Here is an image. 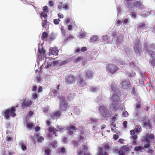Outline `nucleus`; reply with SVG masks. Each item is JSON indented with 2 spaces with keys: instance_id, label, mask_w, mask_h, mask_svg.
I'll return each mask as SVG.
<instances>
[{
  "instance_id": "1",
  "label": "nucleus",
  "mask_w": 155,
  "mask_h": 155,
  "mask_svg": "<svg viewBox=\"0 0 155 155\" xmlns=\"http://www.w3.org/2000/svg\"><path fill=\"white\" fill-rule=\"evenodd\" d=\"M106 85L107 88L111 89L114 91V94L111 97L112 102L111 108L114 111H116L118 109L119 105L118 102L120 100V97L117 90V88L116 87V85L114 83H113V82L112 81H110L107 83Z\"/></svg>"
},
{
  "instance_id": "2",
  "label": "nucleus",
  "mask_w": 155,
  "mask_h": 155,
  "mask_svg": "<svg viewBox=\"0 0 155 155\" xmlns=\"http://www.w3.org/2000/svg\"><path fill=\"white\" fill-rule=\"evenodd\" d=\"M60 85H58L55 89H54L52 90L51 94L54 96H57L60 100V107L62 110H65L67 107L68 105L66 103V98L64 96H61L59 94V87Z\"/></svg>"
},
{
  "instance_id": "3",
  "label": "nucleus",
  "mask_w": 155,
  "mask_h": 155,
  "mask_svg": "<svg viewBox=\"0 0 155 155\" xmlns=\"http://www.w3.org/2000/svg\"><path fill=\"white\" fill-rule=\"evenodd\" d=\"M15 110V107H12L10 109L3 110L2 114L4 116L5 119L8 120L10 116L14 117L16 115V114L14 112Z\"/></svg>"
},
{
  "instance_id": "4",
  "label": "nucleus",
  "mask_w": 155,
  "mask_h": 155,
  "mask_svg": "<svg viewBox=\"0 0 155 155\" xmlns=\"http://www.w3.org/2000/svg\"><path fill=\"white\" fill-rule=\"evenodd\" d=\"M98 109L100 115L104 118H105L110 116L111 113L104 106H100Z\"/></svg>"
},
{
  "instance_id": "5",
  "label": "nucleus",
  "mask_w": 155,
  "mask_h": 155,
  "mask_svg": "<svg viewBox=\"0 0 155 155\" xmlns=\"http://www.w3.org/2000/svg\"><path fill=\"white\" fill-rule=\"evenodd\" d=\"M154 138V135L152 134H147L143 137L142 140L144 143V147L145 148H148L150 147V139H152Z\"/></svg>"
},
{
  "instance_id": "6",
  "label": "nucleus",
  "mask_w": 155,
  "mask_h": 155,
  "mask_svg": "<svg viewBox=\"0 0 155 155\" xmlns=\"http://www.w3.org/2000/svg\"><path fill=\"white\" fill-rule=\"evenodd\" d=\"M135 8L136 10L142 9L144 6L139 1H137L135 2H130V3L128 5V8L129 10H131L133 8Z\"/></svg>"
},
{
  "instance_id": "7",
  "label": "nucleus",
  "mask_w": 155,
  "mask_h": 155,
  "mask_svg": "<svg viewBox=\"0 0 155 155\" xmlns=\"http://www.w3.org/2000/svg\"><path fill=\"white\" fill-rule=\"evenodd\" d=\"M82 72V74H83V76L84 78V79H92L94 77L93 74L91 71L87 70L84 71V69L80 71V73Z\"/></svg>"
},
{
  "instance_id": "8",
  "label": "nucleus",
  "mask_w": 155,
  "mask_h": 155,
  "mask_svg": "<svg viewBox=\"0 0 155 155\" xmlns=\"http://www.w3.org/2000/svg\"><path fill=\"white\" fill-rule=\"evenodd\" d=\"M141 102H138L135 105L134 115L135 117H137V118L139 119V116L141 111Z\"/></svg>"
},
{
  "instance_id": "9",
  "label": "nucleus",
  "mask_w": 155,
  "mask_h": 155,
  "mask_svg": "<svg viewBox=\"0 0 155 155\" xmlns=\"http://www.w3.org/2000/svg\"><path fill=\"white\" fill-rule=\"evenodd\" d=\"M119 68L115 65L110 64L106 67V70L107 72L113 74L117 71Z\"/></svg>"
},
{
  "instance_id": "10",
  "label": "nucleus",
  "mask_w": 155,
  "mask_h": 155,
  "mask_svg": "<svg viewBox=\"0 0 155 155\" xmlns=\"http://www.w3.org/2000/svg\"><path fill=\"white\" fill-rule=\"evenodd\" d=\"M109 146L107 145H105L103 148L102 147H100L98 149L97 155H108L106 152L108 150Z\"/></svg>"
},
{
  "instance_id": "11",
  "label": "nucleus",
  "mask_w": 155,
  "mask_h": 155,
  "mask_svg": "<svg viewBox=\"0 0 155 155\" xmlns=\"http://www.w3.org/2000/svg\"><path fill=\"white\" fill-rule=\"evenodd\" d=\"M144 50L147 52L149 54V51H152V50H155V44H150L148 43L144 44Z\"/></svg>"
},
{
  "instance_id": "12",
  "label": "nucleus",
  "mask_w": 155,
  "mask_h": 155,
  "mask_svg": "<svg viewBox=\"0 0 155 155\" xmlns=\"http://www.w3.org/2000/svg\"><path fill=\"white\" fill-rule=\"evenodd\" d=\"M140 43L139 40H137L135 42V45L134 46V51L137 54H140L142 51L141 47L140 45Z\"/></svg>"
},
{
  "instance_id": "13",
  "label": "nucleus",
  "mask_w": 155,
  "mask_h": 155,
  "mask_svg": "<svg viewBox=\"0 0 155 155\" xmlns=\"http://www.w3.org/2000/svg\"><path fill=\"white\" fill-rule=\"evenodd\" d=\"M81 150H78L77 152L78 155H90V153L87 152V148L85 145H82L81 146Z\"/></svg>"
},
{
  "instance_id": "14",
  "label": "nucleus",
  "mask_w": 155,
  "mask_h": 155,
  "mask_svg": "<svg viewBox=\"0 0 155 155\" xmlns=\"http://www.w3.org/2000/svg\"><path fill=\"white\" fill-rule=\"evenodd\" d=\"M76 81V78L72 74L68 75L65 79V83L67 84H72Z\"/></svg>"
},
{
  "instance_id": "15",
  "label": "nucleus",
  "mask_w": 155,
  "mask_h": 155,
  "mask_svg": "<svg viewBox=\"0 0 155 155\" xmlns=\"http://www.w3.org/2000/svg\"><path fill=\"white\" fill-rule=\"evenodd\" d=\"M22 101L21 107L23 109H26L29 107L32 103L31 101L28 99H23Z\"/></svg>"
},
{
  "instance_id": "16",
  "label": "nucleus",
  "mask_w": 155,
  "mask_h": 155,
  "mask_svg": "<svg viewBox=\"0 0 155 155\" xmlns=\"http://www.w3.org/2000/svg\"><path fill=\"white\" fill-rule=\"evenodd\" d=\"M129 150L130 148L127 145L124 146L120 147L118 153L119 155H124L126 152Z\"/></svg>"
},
{
  "instance_id": "17",
  "label": "nucleus",
  "mask_w": 155,
  "mask_h": 155,
  "mask_svg": "<svg viewBox=\"0 0 155 155\" xmlns=\"http://www.w3.org/2000/svg\"><path fill=\"white\" fill-rule=\"evenodd\" d=\"M80 78L78 80V82H79L80 85L81 87H84L86 84V82L83 80V79H84V78L83 76V74H82L81 72L80 73L79 76Z\"/></svg>"
},
{
  "instance_id": "18",
  "label": "nucleus",
  "mask_w": 155,
  "mask_h": 155,
  "mask_svg": "<svg viewBox=\"0 0 155 155\" xmlns=\"http://www.w3.org/2000/svg\"><path fill=\"white\" fill-rule=\"evenodd\" d=\"M122 86L123 88L127 89L130 88L131 85L128 80H124L122 83Z\"/></svg>"
},
{
  "instance_id": "19",
  "label": "nucleus",
  "mask_w": 155,
  "mask_h": 155,
  "mask_svg": "<svg viewBox=\"0 0 155 155\" xmlns=\"http://www.w3.org/2000/svg\"><path fill=\"white\" fill-rule=\"evenodd\" d=\"M130 134L131 135L130 139H133L134 140L132 142V143L134 144H135L136 143L135 140L137 138V136L135 134V130H131L130 131Z\"/></svg>"
},
{
  "instance_id": "20",
  "label": "nucleus",
  "mask_w": 155,
  "mask_h": 155,
  "mask_svg": "<svg viewBox=\"0 0 155 155\" xmlns=\"http://www.w3.org/2000/svg\"><path fill=\"white\" fill-rule=\"evenodd\" d=\"M152 58L151 64L153 66L155 67V52L150 51L149 54Z\"/></svg>"
},
{
  "instance_id": "21",
  "label": "nucleus",
  "mask_w": 155,
  "mask_h": 155,
  "mask_svg": "<svg viewBox=\"0 0 155 155\" xmlns=\"http://www.w3.org/2000/svg\"><path fill=\"white\" fill-rule=\"evenodd\" d=\"M66 129L68 130V134L70 135H72L73 134L74 130L76 131L77 130V128L73 126H67Z\"/></svg>"
},
{
  "instance_id": "22",
  "label": "nucleus",
  "mask_w": 155,
  "mask_h": 155,
  "mask_svg": "<svg viewBox=\"0 0 155 155\" xmlns=\"http://www.w3.org/2000/svg\"><path fill=\"white\" fill-rule=\"evenodd\" d=\"M146 28V25L143 22L139 23L138 25L137 29L139 31H143Z\"/></svg>"
},
{
  "instance_id": "23",
  "label": "nucleus",
  "mask_w": 155,
  "mask_h": 155,
  "mask_svg": "<svg viewBox=\"0 0 155 155\" xmlns=\"http://www.w3.org/2000/svg\"><path fill=\"white\" fill-rule=\"evenodd\" d=\"M58 51L55 48H50L49 50V54L56 55L58 54Z\"/></svg>"
},
{
  "instance_id": "24",
  "label": "nucleus",
  "mask_w": 155,
  "mask_h": 155,
  "mask_svg": "<svg viewBox=\"0 0 155 155\" xmlns=\"http://www.w3.org/2000/svg\"><path fill=\"white\" fill-rule=\"evenodd\" d=\"M19 145L21 146V149L23 151H25L26 150V147L25 145L26 144V142L21 140L19 142Z\"/></svg>"
},
{
  "instance_id": "25",
  "label": "nucleus",
  "mask_w": 155,
  "mask_h": 155,
  "mask_svg": "<svg viewBox=\"0 0 155 155\" xmlns=\"http://www.w3.org/2000/svg\"><path fill=\"white\" fill-rule=\"evenodd\" d=\"M98 120L95 118H91L89 120L90 122L89 123H91V124H95V126H94L93 127V129L95 130V129L96 128V126H97V124L96 123L98 122Z\"/></svg>"
},
{
  "instance_id": "26",
  "label": "nucleus",
  "mask_w": 155,
  "mask_h": 155,
  "mask_svg": "<svg viewBox=\"0 0 155 155\" xmlns=\"http://www.w3.org/2000/svg\"><path fill=\"white\" fill-rule=\"evenodd\" d=\"M112 37L113 39L114 38H117L116 41V44L117 45V47L118 48L119 47L118 45H119L121 43L122 39L120 38L118 39L117 38V35L115 34H113Z\"/></svg>"
},
{
  "instance_id": "27",
  "label": "nucleus",
  "mask_w": 155,
  "mask_h": 155,
  "mask_svg": "<svg viewBox=\"0 0 155 155\" xmlns=\"http://www.w3.org/2000/svg\"><path fill=\"white\" fill-rule=\"evenodd\" d=\"M153 11H151L150 12H147L146 11H143L140 13V15L141 16L146 17L149 16L150 14H152V12Z\"/></svg>"
},
{
  "instance_id": "28",
  "label": "nucleus",
  "mask_w": 155,
  "mask_h": 155,
  "mask_svg": "<svg viewBox=\"0 0 155 155\" xmlns=\"http://www.w3.org/2000/svg\"><path fill=\"white\" fill-rule=\"evenodd\" d=\"M123 47L127 56L130 55L131 54L132 51L129 48L125 46H123Z\"/></svg>"
},
{
  "instance_id": "29",
  "label": "nucleus",
  "mask_w": 155,
  "mask_h": 155,
  "mask_svg": "<svg viewBox=\"0 0 155 155\" xmlns=\"http://www.w3.org/2000/svg\"><path fill=\"white\" fill-rule=\"evenodd\" d=\"M90 91L92 92H97L99 91V87L96 86L90 87Z\"/></svg>"
},
{
  "instance_id": "30",
  "label": "nucleus",
  "mask_w": 155,
  "mask_h": 155,
  "mask_svg": "<svg viewBox=\"0 0 155 155\" xmlns=\"http://www.w3.org/2000/svg\"><path fill=\"white\" fill-rule=\"evenodd\" d=\"M75 113L78 115L80 114L81 112V107L80 106H78L75 107L74 110Z\"/></svg>"
},
{
  "instance_id": "31",
  "label": "nucleus",
  "mask_w": 155,
  "mask_h": 155,
  "mask_svg": "<svg viewBox=\"0 0 155 155\" xmlns=\"http://www.w3.org/2000/svg\"><path fill=\"white\" fill-rule=\"evenodd\" d=\"M61 114V113L59 111H57L56 112L54 113L53 114H51L50 116L54 119L55 118V117H57L60 116Z\"/></svg>"
},
{
  "instance_id": "32",
  "label": "nucleus",
  "mask_w": 155,
  "mask_h": 155,
  "mask_svg": "<svg viewBox=\"0 0 155 155\" xmlns=\"http://www.w3.org/2000/svg\"><path fill=\"white\" fill-rule=\"evenodd\" d=\"M135 71V70H134V71L133 70H132V72H128L127 73V75L128 76V77L130 78L135 77L136 75V73Z\"/></svg>"
},
{
  "instance_id": "33",
  "label": "nucleus",
  "mask_w": 155,
  "mask_h": 155,
  "mask_svg": "<svg viewBox=\"0 0 155 155\" xmlns=\"http://www.w3.org/2000/svg\"><path fill=\"white\" fill-rule=\"evenodd\" d=\"M130 17L133 19H136L137 18L136 13L134 12H131L130 14Z\"/></svg>"
},
{
  "instance_id": "34",
  "label": "nucleus",
  "mask_w": 155,
  "mask_h": 155,
  "mask_svg": "<svg viewBox=\"0 0 155 155\" xmlns=\"http://www.w3.org/2000/svg\"><path fill=\"white\" fill-rule=\"evenodd\" d=\"M84 137V135L83 133L81 132L80 134L78 140L80 142H84L85 140Z\"/></svg>"
},
{
  "instance_id": "35",
  "label": "nucleus",
  "mask_w": 155,
  "mask_h": 155,
  "mask_svg": "<svg viewBox=\"0 0 155 155\" xmlns=\"http://www.w3.org/2000/svg\"><path fill=\"white\" fill-rule=\"evenodd\" d=\"M144 148V147H143L141 146H137L134 149V151L138 152H141V151Z\"/></svg>"
},
{
  "instance_id": "36",
  "label": "nucleus",
  "mask_w": 155,
  "mask_h": 155,
  "mask_svg": "<svg viewBox=\"0 0 155 155\" xmlns=\"http://www.w3.org/2000/svg\"><path fill=\"white\" fill-rule=\"evenodd\" d=\"M26 127L29 129H31L33 126V123L30 122H27L26 123Z\"/></svg>"
},
{
  "instance_id": "37",
  "label": "nucleus",
  "mask_w": 155,
  "mask_h": 155,
  "mask_svg": "<svg viewBox=\"0 0 155 155\" xmlns=\"http://www.w3.org/2000/svg\"><path fill=\"white\" fill-rule=\"evenodd\" d=\"M98 37L97 35H94L90 39V41L92 42H94L95 41H97L98 40Z\"/></svg>"
},
{
  "instance_id": "38",
  "label": "nucleus",
  "mask_w": 155,
  "mask_h": 155,
  "mask_svg": "<svg viewBox=\"0 0 155 155\" xmlns=\"http://www.w3.org/2000/svg\"><path fill=\"white\" fill-rule=\"evenodd\" d=\"M141 127L140 126L138 125L135 126L134 130L136 133H138L140 132L141 131Z\"/></svg>"
},
{
  "instance_id": "39",
  "label": "nucleus",
  "mask_w": 155,
  "mask_h": 155,
  "mask_svg": "<svg viewBox=\"0 0 155 155\" xmlns=\"http://www.w3.org/2000/svg\"><path fill=\"white\" fill-rule=\"evenodd\" d=\"M130 19L129 18H125L123 19V25H127L130 22Z\"/></svg>"
},
{
  "instance_id": "40",
  "label": "nucleus",
  "mask_w": 155,
  "mask_h": 155,
  "mask_svg": "<svg viewBox=\"0 0 155 155\" xmlns=\"http://www.w3.org/2000/svg\"><path fill=\"white\" fill-rule=\"evenodd\" d=\"M59 127V126H57V129L56 130V131H59L61 133H62L64 130L65 129V128L61 127V128H58Z\"/></svg>"
},
{
  "instance_id": "41",
  "label": "nucleus",
  "mask_w": 155,
  "mask_h": 155,
  "mask_svg": "<svg viewBox=\"0 0 155 155\" xmlns=\"http://www.w3.org/2000/svg\"><path fill=\"white\" fill-rule=\"evenodd\" d=\"M46 12H43L40 13V17L41 18L43 17L44 18H45L47 17V15L46 14Z\"/></svg>"
},
{
  "instance_id": "42",
  "label": "nucleus",
  "mask_w": 155,
  "mask_h": 155,
  "mask_svg": "<svg viewBox=\"0 0 155 155\" xmlns=\"http://www.w3.org/2000/svg\"><path fill=\"white\" fill-rule=\"evenodd\" d=\"M68 5H69L68 3L63 4V8L65 10H68L69 9Z\"/></svg>"
},
{
  "instance_id": "43",
  "label": "nucleus",
  "mask_w": 155,
  "mask_h": 155,
  "mask_svg": "<svg viewBox=\"0 0 155 155\" xmlns=\"http://www.w3.org/2000/svg\"><path fill=\"white\" fill-rule=\"evenodd\" d=\"M82 58L80 57H78L76 58L74 60V62L76 63H78L82 61Z\"/></svg>"
},
{
  "instance_id": "44",
  "label": "nucleus",
  "mask_w": 155,
  "mask_h": 155,
  "mask_svg": "<svg viewBox=\"0 0 155 155\" xmlns=\"http://www.w3.org/2000/svg\"><path fill=\"white\" fill-rule=\"evenodd\" d=\"M47 20H43L42 19V26L43 28H45V25L47 24Z\"/></svg>"
},
{
  "instance_id": "45",
  "label": "nucleus",
  "mask_w": 155,
  "mask_h": 155,
  "mask_svg": "<svg viewBox=\"0 0 155 155\" xmlns=\"http://www.w3.org/2000/svg\"><path fill=\"white\" fill-rule=\"evenodd\" d=\"M44 139L42 136H40L37 138V142L38 143H41V141L44 140Z\"/></svg>"
},
{
  "instance_id": "46",
  "label": "nucleus",
  "mask_w": 155,
  "mask_h": 155,
  "mask_svg": "<svg viewBox=\"0 0 155 155\" xmlns=\"http://www.w3.org/2000/svg\"><path fill=\"white\" fill-rule=\"evenodd\" d=\"M38 52L40 53L44 54L46 52V51L44 50V49L41 48V49H40V47L38 48Z\"/></svg>"
},
{
  "instance_id": "47",
  "label": "nucleus",
  "mask_w": 155,
  "mask_h": 155,
  "mask_svg": "<svg viewBox=\"0 0 155 155\" xmlns=\"http://www.w3.org/2000/svg\"><path fill=\"white\" fill-rule=\"evenodd\" d=\"M122 114L123 116L125 117H127L128 115V113L125 110L123 111Z\"/></svg>"
},
{
  "instance_id": "48",
  "label": "nucleus",
  "mask_w": 155,
  "mask_h": 155,
  "mask_svg": "<svg viewBox=\"0 0 155 155\" xmlns=\"http://www.w3.org/2000/svg\"><path fill=\"white\" fill-rule=\"evenodd\" d=\"M57 129L53 127L50 128L49 129V130L50 132H54V131H56Z\"/></svg>"
},
{
  "instance_id": "49",
  "label": "nucleus",
  "mask_w": 155,
  "mask_h": 155,
  "mask_svg": "<svg viewBox=\"0 0 155 155\" xmlns=\"http://www.w3.org/2000/svg\"><path fill=\"white\" fill-rule=\"evenodd\" d=\"M51 150L50 149L48 148L46 149L45 150V152L47 155H49L50 153Z\"/></svg>"
},
{
  "instance_id": "50",
  "label": "nucleus",
  "mask_w": 155,
  "mask_h": 155,
  "mask_svg": "<svg viewBox=\"0 0 155 155\" xmlns=\"http://www.w3.org/2000/svg\"><path fill=\"white\" fill-rule=\"evenodd\" d=\"M60 21L59 19H56L54 20V23L55 25H58L59 23V21Z\"/></svg>"
},
{
  "instance_id": "51",
  "label": "nucleus",
  "mask_w": 155,
  "mask_h": 155,
  "mask_svg": "<svg viewBox=\"0 0 155 155\" xmlns=\"http://www.w3.org/2000/svg\"><path fill=\"white\" fill-rule=\"evenodd\" d=\"M48 34L46 32H44L42 33V37L46 38L48 36Z\"/></svg>"
},
{
  "instance_id": "52",
  "label": "nucleus",
  "mask_w": 155,
  "mask_h": 155,
  "mask_svg": "<svg viewBox=\"0 0 155 155\" xmlns=\"http://www.w3.org/2000/svg\"><path fill=\"white\" fill-rule=\"evenodd\" d=\"M6 140L9 142H11L12 141V138L8 136L6 138Z\"/></svg>"
},
{
  "instance_id": "53",
  "label": "nucleus",
  "mask_w": 155,
  "mask_h": 155,
  "mask_svg": "<svg viewBox=\"0 0 155 155\" xmlns=\"http://www.w3.org/2000/svg\"><path fill=\"white\" fill-rule=\"evenodd\" d=\"M63 3L62 2H60L58 5V9H61L63 8Z\"/></svg>"
},
{
  "instance_id": "54",
  "label": "nucleus",
  "mask_w": 155,
  "mask_h": 155,
  "mask_svg": "<svg viewBox=\"0 0 155 155\" xmlns=\"http://www.w3.org/2000/svg\"><path fill=\"white\" fill-rule=\"evenodd\" d=\"M38 96L36 93L33 94L32 95L31 99H32L35 100L37 97Z\"/></svg>"
},
{
  "instance_id": "55",
  "label": "nucleus",
  "mask_w": 155,
  "mask_h": 155,
  "mask_svg": "<svg viewBox=\"0 0 155 155\" xmlns=\"http://www.w3.org/2000/svg\"><path fill=\"white\" fill-rule=\"evenodd\" d=\"M122 23V21L120 20H117L116 21V24L117 25V26H119L121 25Z\"/></svg>"
},
{
  "instance_id": "56",
  "label": "nucleus",
  "mask_w": 155,
  "mask_h": 155,
  "mask_svg": "<svg viewBox=\"0 0 155 155\" xmlns=\"http://www.w3.org/2000/svg\"><path fill=\"white\" fill-rule=\"evenodd\" d=\"M109 38L108 36L107 35L103 36L102 38L103 40L104 41H106L108 40Z\"/></svg>"
},
{
  "instance_id": "57",
  "label": "nucleus",
  "mask_w": 155,
  "mask_h": 155,
  "mask_svg": "<svg viewBox=\"0 0 155 155\" xmlns=\"http://www.w3.org/2000/svg\"><path fill=\"white\" fill-rule=\"evenodd\" d=\"M1 150H2V153L3 155H4L5 153V147H1Z\"/></svg>"
},
{
  "instance_id": "58",
  "label": "nucleus",
  "mask_w": 155,
  "mask_h": 155,
  "mask_svg": "<svg viewBox=\"0 0 155 155\" xmlns=\"http://www.w3.org/2000/svg\"><path fill=\"white\" fill-rule=\"evenodd\" d=\"M51 40H53L54 39V37L53 34L51 33L49 36Z\"/></svg>"
},
{
  "instance_id": "59",
  "label": "nucleus",
  "mask_w": 155,
  "mask_h": 155,
  "mask_svg": "<svg viewBox=\"0 0 155 155\" xmlns=\"http://www.w3.org/2000/svg\"><path fill=\"white\" fill-rule=\"evenodd\" d=\"M57 145L56 141H54L53 143H51V146L53 147H55Z\"/></svg>"
},
{
  "instance_id": "60",
  "label": "nucleus",
  "mask_w": 155,
  "mask_h": 155,
  "mask_svg": "<svg viewBox=\"0 0 155 155\" xmlns=\"http://www.w3.org/2000/svg\"><path fill=\"white\" fill-rule=\"evenodd\" d=\"M48 8L47 6H45L43 8V10L44 12H48Z\"/></svg>"
},
{
  "instance_id": "61",
  "label": "nucleus",
  "mask_w": 155,
  "mask_h": 155,
  "mask_svg": "<svg viewBox=\"0 0 155 155\" xmlns=\"http://www.w3.org/2000/svg\"><path fill=\"white\" fill-rule=\"evenodd\" d=\"M127 122L126 121H124L123 122V125L124 128H125L127 127Z\"/></svg>"
},
{
  "instance_id": "62",
  "label": "nucleus",
  "mask_w": 155,
  "mask_h": 155,
  "mask_svg": "<svg viewBox=\"0 0 155 155\" xmlns=\"http://www.w3.org/2000/svg\"><path fill=\"white\" fill-rule=\"evenodd\" d=\"M60 151L62 153H64L65 152V149L64 147H61L60 149Z\"/></svg>"
},
{
  "instance_id": "63",
  "label": "nucleus",
  "mask_w": 155,
  "mask_h": 155,
  "mask_svg": "<svg viewBox=\"0 0 155 155\" xmlns=\"http://www.w3.org/2000/svg\"><path fill=\"white\" fill-rule=\"evenodd\" d=\"M119 138V136L116 134L114 135L113 136V138L115 140H117Z\"/></svg>"
},
{
  "instance_id": "64",
  "label": "nucleus",
  "mask_w": 155,
  "mask_h": 155,
  "mask_svg": "<svg viewBox=\"0 0 155 155\" xmlns=\"http://www.w3.org/2000/svg\"><path fill=\"white\" fill-rule=\"evenodd\" d=\"M117 64H120L121 65H122L124 63V61H122L121 59H120L119 61H118Z\"/></svg>"
}]
</instances>
